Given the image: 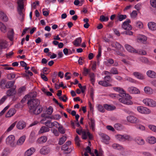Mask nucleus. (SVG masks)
Instances as JSON below:
<instances>
[{"label": "nucleus", "instance_id": "obj_1", "mask_svg": "<svg viewBox=\"0 0 156 156\" xmlns=\"http://www.w3.org/2000/svg\"><path fill=\"white\" fill-rule=\"evenodd\" d=\"M40 101L37 99H30L27 102L29 110H32L33 114L36 115L41 113L42 111V108L40 106Z\"/></svg>", "mask_w": 156, "mask_h": 156}, {"label": "nucleus", "instance_id": "obj_2", "mask_svg": "<svg viewBox=\"0 0 156 156\" xmlns=\"http://www.w3.org/2000/svg\"><path fill=\"white\" fill-rule=\"evenodd\" d=\"M143 102L146 106L152 107L156 106V102L149 98H147L144 99Z\"/></svg>", "mask_w": 156, "mask_h": 156}, {"label": "nucleus", "instance_id": "obj_3", "mask_svg": "<svg viewBox=\"0 0 156 156\" xmlns=\"http://www.w3.org/2000/svg\"><path fill=\"white\" fill-rule=\"evenodd\" d=\"M51 151V148L48 145L43 146L40 149V153L43 155H46L49 153Z\"/></svg>", "mask_w": 156, "mask_h": 156}, {"label": "nucleus", "instance_id": "obj_4", "mask_svg": "<svg viewBox=\"0 0 156 156\" xmlns=\"http://www.w3.org/2000/svg\"><path fill=\"white\" fill-rule=\"evenodd\" d=\"M137 109L139 112L142 114H148L151 112V111L149 109L142 106H138Z\"/></svg>", "mask_w": 156, "mask_h": 156}, {"label": "nucleus", "instance_id": "obj_5", "mask_svg": "<svg viewBox=\"0 0 156 156\" xmlns=\"http://www.w3.org/2000/svg\"><path fill=\"white\" fill-rule=\"evenodd\" d=\"M131 22L129 19H126V21L124 22L122 26V27L126 30H131L132 29L131 25L129 24Z\"/></svg>", "mask_w": 156, "mask_h": 156}, {"label": "nucleus", "instance_id": "obj_6", "mask_svg": "<svg viewBox=\"0 0 156 156\" xmlns=\"http://www.w3.org/2000/svg\"><path fill=\"white\" fill-rule=\"evenodd\" d=\"M15 137L14 135H11L8 136L6 140V144H10L11 146L13 147L14 145V140Z\"/></svg>", "mask_w": 156, "mask_h": 156}, {"label": "nucleus", "instance_id": "obj_7", "mask_svg": "<svg viewBox=\"0 0 156 156\" xmlns=\"http://www.w3.org/2000/svg\"><path fill=\"white\" fill-rule=\"evenodd\" d=\"M116 138L119 141H124L126 140H129L130 137L127 134L118 135L116 136Z\"/></svg>", "mask_w": 156, "mask_h": 156}, {"label": "nucleus", "instance_id": "obj_8", "mask_svg": "<svg viewBox=\"0 0 156 156\" xmlns=\"http://www.w3.org/2000/svg\"><path fill=\"white\" fill-rule=\"evenodd\" d=\"M129 92L132 94H139L140 93V90L136 88L132 87H129L127 89Z\"/></svg>", "mask_w": 156, "mask_h": 156}, {"label": "nucleus", "instance_id": "obj_9", "mask_svg": "<svg viewBox=\"0 0 156 156\" xmlns=\"http://www.w3.org/2000/svg\"><path fill=\"white\" fill-rule=\"evenodd\" d=\"M127 121L132 123H136L139 122V119L133 116L129 115L127 117Z\"/></svg>", "mask_w": 156, "mask_h": 156}, {"label": "nucleus", "instance_id": "obj_10", "mask_svg": "<svg viewBox=\"0 0 156 156\" xmlns=\"http://www.w3.org/2000/svg\"><path fill=\"white\" fill-rule=\"evenodd\" d=\"M16 91L15 88H12L8 89L6 92L7 95L8 96H14L16 94Z\"/></svg>", "mask_w": 156, "mask_h": 156}, {"label": "nucleus", "instance_id": "obj_11", "mask_svg": "<svg viewBox=\"0 0 156 156\" xmlns=\"http://www.w3.org/2000/svg\"><path fill=\"white\" fill-rule=\"evenodd\" d=\"M26 126V123L23 121H19L16 124L17 128L19 129H23Z\"/></svg>", "mask_w": 156, "mask_h": 156}, {"label": "nucleus", "instance_id": "obj_12", "mask_svg": "<svg viewBox=\"0 0 156 156\" xmlns=\"http://www.w3.org/2000/svg\"><path fill=\"white\" fill-rule=\"evenodd\" d=\"M47 137L45 136H43L39 138L37 140V142L39 144H42L45 143L47 140Z\"/></svg>", "mask_w": 156, "mask_h": 156}, {"label": "nucleus", "instance_id": "obj_13", "mask_svg": "<svg viewBox=\"0 0 156 156\" xmlns=\"http://www.w3.org/2000/svg\"><path fill=\"white\" fill-rule=\"evenodd\" d=\"M133 75L137 78L143 80L144 79V77L143 75L140 73L138 72H134L133 73Z\"/></svg>", "mask_w": 156, "mask_h": 156}, {"label": "nucleus", "instance_id": "obj_14", "mask_svg": "<svg viewBox=\"0 0 156 156\" xmlns=\"http://www.w3.org/2000/svg\"><path fill=\"white\" fill-rule=\"evenodd\" d=\"M125 47L126 50L129 52L137 53L138 51L132 47L130 45L126 44L125 45Z\"/></svg>", "mask_w": 156, "mask_h": 156}, {"label": "nucleus", "instance_id": "obj_15", "mask_svg": "<svg viewBox=\"0 0 156 156\" xmlns=\"http://www.w3.org/2000/svg\"><path fill=\"white\" fill-rule=\"evenodd\" d=\"M35 151V149L33 147H31L26 151L25 153V156H30Z\"/></svg>", "mask_w": 156, "mask_h": 156}, {"label": "nucleus", "instance_id": "obj_16", "mask_svg": "<svg viewBox=\"0 0 156 156\" xmlns=\"http://www.w3.org/2000/svg\"><path fill=\"white\" fill-rule=\"evenodd\" d=\"M82 42V38L81 37L76 38L73 42V44L76 47L79 46Z\"/></svg>", "mask_w": 156, "mask_h": 156}, {"label": "nucleus", "instance_id": "obj_17", "mask_svg": "<svg viewBox=\"0 0 156 156\" xmlns=\"http://www.w3.org/2000/svg\"><path fill=\"white\" fill-rule=\"evenodd\" d=\"M148 26L150 29L152 30H156V24L154 22H150L148 23Z\"/></svg>", "mask_w": 156, "mask_h": 156}, {"label": "nucleus", "instance_id": "obj_18", "mask_svg": "<svg viewBox=\"0 0 156 156\" xmlns=\"http://www.w3.org/2000/svg\"><path fill=\"white\" fill-rule=\"evenodd\" d=\"M50 129L45 126H42L41 127L38 132L39 134H41L44 133L48 132L50 131Z\"/></svg>", "mask_w": 156, "mask_h": 156}, {"label": "nucleus", "instance_id": "obj_19", "mask_svg": "<svg viewBox=\"0 0 156 156\" xmlns=\"http://www.w3.org/2000/svg\"><path fill=\"white\" fill-rule=\"evenodd\" d=\"M16 112L15 110L14 109H10L5 115L6 117H9L13 115Z\"/></svg>", "mask_w": 156, "mask_h": 156}, {"label": "nucleus", "instance_id": "obj_20", "mask_svg": "<svg viewBox=\"0 0 156 156\" xmlns=\"http://www.w3.org/2000/svg\"><path fill=\"white\" fill-rule=\"evenodd\" d=\"M147 74L148 76L151 78L156 77V73L154 71L148 70L147 72Z\"/></svg>", "mask_w": 156, "mask_h": 156}, {"label": "nucleus", "instance_id": "obj_21", "mask_svg": "<svg viewBox=\"0 0 156 156\" xmlns=\"http://www.w3.org/2000/svg\"><path fill=\"white\" fill-rule=\"evenodd\" d=\"M90 122H89V124L90 125V128L92 129L93 131H94L95 130V122L93 119L91 118L90 119Z\"/></svg>", "mask_w": 156, "mask_h": 156}, {"label": "nucleus", "instance_id": "obj_22", "mask_svg": "<svg viewBox=\"0 0 156 156\" xmlns=\"http://www.w3.org/2000/svg\"><path fill=\"white\" fill-rule=\"evenodd\" d=\"M17 4L18 5V10H20L22 11L24 8L23 0H19L17 2Z\"/></svg>", "mask_w": 156, "mask_h": 156}, {"label": "nucleus", "instance_id": "obj_23", "mask_svg": "<svg viewBox=\"0 0 156 156\" xmlns=\"http://www.w3.org/2000/svg\"><path fill=\"white\" fill-rule=\"evenodd\" d=\"M144 91L147 94H151L153 93V90L151 87L148 86L144 87Z\"/></svg>", "mask_w": 156, "mask_h": 156}, {"label": "nucleus", "instance_id": "obj_24", "mask_svg": "<svg viewBox=\"0 0 156 156\" xmlns=\"http://www.w3.org/2000/svg\"><path fill=\"white\" fill-rule=\"evenodd\" d=\"M98 84L103 86L107 87L112 86V84L108 82H106L105 80H101L98 82Z\"/></svg>", "mask_w": 156, "mask_h": 156}, {"label": "nucleus", "instance_id": "obj_25", "mask_svg": "<svg viewBox=\"0 0 156 156\" xmlns=\"http://www.w3.org/2000/svg\"><path fill=\"white\" fill-rule=\"evenodd\" d=\"M104 106L106 109L109 111L113 110L116 108L115 106H111L108 104L104 105Z\"/></svg>", "mask_w": 156, "mask_h": 156}, {"label": "nucleus", "instance_id": "obj_26", "mask_svg": "<svg viewBox=\"0 0 156 156\" xmlns=\"http://www.w3.org/2000/svg\"><path fill=\"white\" fill-rule=\"evenodd\" d=\"M113 89L115 91L118 92L119 93L118 94L119 96H120L121 94H122L125 92L124 90L122 88L119 87H113Z\"/></svg>", "mask_w": 156, "mask_h": 156}, {"label": "nucleus", "instance_id": "obj_27", "mask_svg": "<svg viewBox=\"0 0 156 156\" xmlns=\"http://www.w3.org/2000/svg\"><path fill=\"white\" fill-rule=\"evenodd\" d=\"M6 80L5 79H2L0 81V87L2 89H4L6 88Z\"/></svg>", "mask_w": 156, "mask_h": 156}, {"label": "nucleus", "instance_id": "obj_28", "mask_svg": "<svg viewBox=\"0 0 156 156\" xmlns=\"http://www.w3.org/2000/svg\"><path fill=\"white\" fill-rule=\"evenodd\" d=\"M25 140V136H23L21 137L17 142V144L18 145H22Z\"/></svg>", "mask_w": 156, "mask_h": 156}, {"label": "nucleus", "instance_id": "obj_29", "mask_svg": "<svg viewBox=\"0 0 156 156\" xmlns=\"http://www.w3.org/2000/svg\"><path fill=\"white\" fill-rule=\"evenodd\" d=\"M0 17L2 20L3 21L6 22L8 20V17L3 12H0Z\"/></svg>", "mask_w": 156, "mask_h": 156}, {"label": "nucleus", "instance_id": "obj_30", "mask_svg": "<svg viewBox=\"0 0 156 156\" xmlns=\"http://www.w3.org/2000/svg\"><path fill=\"white\" fill-rule=\"evenodd\" d=\"M148 142L150 144H153L156 142V138L153 136L148 137L147 139Z\"/></svg>", "mask_w": 156, "mask_h": 156}, {"label": "nucleus", "instance_id": "obj_31", "mask_svg": "<svg viewBox=\"0 0 156 156\" xmlns=\"http://www.w3.org/2000/svg\"><path fill=\"white\" fill-rule=\"evenodd\" d=\"M14 83L15 81H9L7 82L6 84V88H11L13 86Z\"/></svg>", "mask_w": 156, "mask_h": 156}, {"label": "nucleus", "instance_id": "obj_32", "mask_svg": "<svg viewBox=\"0 0 156 156\" xmlns=\"http://www.w3.org/2000/svg\"><path fill=\"white\" fill-rule=\"evenodd\" d=\"M14 35V31L13 29L11 30L8 32V38L11 41H12Z\"/></svg>", "mask_w": 156, "mask_h": 156}, {"label": "nucleus", "instance_id": "obj_33", "mask_svg": "<svg viewBox=\"0 0 156 156\" xmlns=\"http://www.w3.org/2000/svg\"><path fill=\"white\" fill-rule=\"evenodd\" d=\"M120 97L127 99H131L132 98L128 94H126L125 92L122 94H120Z\"/></svg>", "mask_w": 156, "mask_h": 156}, {"label": "nucleus", "instance_id": "obj_34", "mask_svg": "<svg viewBox=\"0 0 156 156\" xmlns=\"http://www.w3.org/2000/svg\"><path fill=\"white\" fill-rule=\"evenodd\" d=\"M5 43V41L0 39V55L2 53V49L3 47L4 48H5V47H3Z\"/></svg>", "mask_w": 156, "mask_h": 156}, {"label": "nucleus", "instance_id": "obj_35", "mask_svg": "<svg viewBox=\"0 0 156 156\" xmlns=\"http://www.w3.org/2000/svg\"><path fill=\"white\" fill-rule=\"evenodd\" d=\"M135 141L139 145H142L144 144V140L139 137L136 138L135 139Z\"/></svg>", "mask_w": 156, "mask_h": 156}, {"label": "nucleus", "instance_id": "obj_36", "mask_svg": "<svg viewBox=\"0 0 156 156\" xmlns=\"http://www.w3.org/2000/svg\"><path fill=\"white\" fill-rule=\"evenodd\" d=\"M0 29L4 33L6 31V28L5 26L1 22H0Z\"/></svg>", "mask_w": 156, "mask_h": 156}, {"label": "nucleus", "instance_id": "obj_37", "mask_svg": "<svg viewBox=\"0 0 156 156\" xmlns=\"http://www.w3.org/2000/svg\"><path fill=\"white\" fill-rule=\"evenodd\" d=\"M19 17H18L19 19L22 22L23 20L24 15L22 11L20 10H18Z\"/></svg>", "mask_w": 156, "mask_h": 156}, {"label": "nucleus", "instance_id": "obj_38", "mask_svg": "<svg viewBox=\"0 0 156 156\" xmlns=\"http://www.w3.org/2000/svg\"><path fill=\"white\" fill-rule=\"evenodd\" d=\"M101 136L102 137L104 141H106L109 140V136L104 133L101 134Z\"/></svg>", "mask_w": 156, "mask_h": 156}, {"label": "nucleus", "instance_id": "obj_39", "mask_svg": "<svg viewBox=\"0 0 156 156\" xmlns=\"http://www.w3.org/2000/svg\"><path fill=\"white\" fill-rule=\"evenodd\" d=\"M67 139L66 136H63L61 138L58 142V144L60 145H62L65 142Z\"/></svg>", "mask_w": 156, "mask_h": 156}, {"label": "nucleus", "instance_id": "obj_40", "mask_svg": "<svg viewBox=\"0 0 156 156\" xmlns=\"http://www.w3.org/2000/svg\"><path fill=\"white\" fill-rule=\"evenodd\" d=\"M118 20L119 21H122L125 19L126 18V15H118L117 16Z\"/></svg>", "mask_w": 156, "mask_h": 156}, {"label": "nucleus", "instance_id": "obj_41", "mask_svg": "<svg viewBox=\"0 0 156 156\" xmlns=\"http://www.w3.org/2000/svg\"><path fill=\"white\" fill-rule=\"evenodd\" d=\"M114 127L115 129L120 130L122 129V126L121 124L119 123H117L114 125Z\"/></svg>", "mask_w": 156, "mask_h": 156}, {"label": "nucleus", "instance_id": "obj_42", "mask_svg": "<svg viewBox=\"0 0 156 156\" xmlns=\"http://www.w3.org/2000/svg\"><path fill=\"white\" fill-rule=\"evenodd\" d=\"M112 147L114 149L118 150H121L122 148V147L121 145L116 144H113L112 145Z\"/></svg>", "mask_w": 156, "mask_h": 156}, {"label": "nucleus", "instance_id": "obj_43", "mask_svg": "<svg viewBox=\"0 0 156 156\" xmlns=\"http://www.w3.org/2000/svg\"><path fill=\"white\" fill-rule=\"evenodd\" d=\"M115 48L118 50H121L122 48L123 49V47L122 45L117 42H116L115 44Z\"/></svg>", "mask_w": 156, "mask_h": 156}, {"label": "nucleus", "instance_id": "obj_44", "mask_svg": "<svg viewBox=\"0 0 156 156\" xmlns=\"http://www.w3.org/2000/svg\"><path fill=\"white\" fill-rule=\"evenodd\" d=\"M109 18L105 17L104 15H101L100 17V20L102 22L107 21L108 20Z\"/></svg>", "mask_w": 156, "mask_h": 156}, {"label": "nucleus", "instance_id": "obj_45", "mask_svg": "<svg viewBox=\"0 0 156 156\" xmlns=\"http://www.w3.org/2000/svg\"><path fill=\"white\" fill-rule=\"evenodd\" d=\"M111 73L113 74H117L119 73L116 68L113 67L110 70Z\"/></svg>", "mask_w": 156, "mask_h": 156}, {"label": "nucleus", "instance_id": "obj_46", "mask_svg": "<svg viewBox=\"0 0 156 156\" xmlns=\"http://www.w3.org/2000/svg\"><path fill=\"white\" fill-rule=\"evenodd\" d=\"M30 99H35L37 95V93L36 92H31L29 95Z\"/></svg>", "mask_w": 156, "mask_h": 156}, {"label": "nucleus", "instance_id": "obj_47", "mask_svg": "<svg viewBox=\"0 0 156 156\" xmlns=\"http://www.w3.org/2000/svg\"><path fill=\"white\" fill-rule=\"evenodd\" d=\"M61 118V117L60 115L57 114L52 115L51 116V119L55 120H58L60 119Z\"/></svg>", "mask_w": 156, "mask_h": 156}, {"label": "nucleus", "instance_id": "obj_48", "mask_svg": "<svg viewBox=\"0 0 156 156\" xmlns=\"http://www.w3.org/2000/svg\"><path fill=\"white\" fill-rule=\"evenodd\" d=\"M147 37L144 35H142L139 38V40L141 42L143 43L146 41L147 40Z\"/></svg>", "mask_w": 156, "mask_h": 156}, {"label": "nucleus", "instance_id": "obj_49", "mask_svg": "<svg viewBox=\"0 0 156 156\" xmlns=\"http://www.w3.org/2000/svg\"><path fill=\"white\" fill-rule=\"evenodd\" d=\"M16 122H15L13 123L7 129V132H9L13 128L16 126Z\"/></svg>", "mask_w": 156, "mask_h": 156}, {"label": "nucleus", "instance_id": "obj_50", "mask_svg": "<svg viewBox=\"0 0 156 156\" xmlns=\"http://www.w3.org/2000/svg\"><path fill=\"white\" fill-rule=\"evenodd\" d=\"M51 121H47L46 122H45L44 124L45 126L48 128H52V126H51Z\"/></svg>", "mask_w": 156, "mask_h": 156}, {"label": "nucleus", "instance_id": "obj_51", "mask_svg": "<svg viewBox=\"0 0 156 156\" xmlns=\"http://www.w3.org/2000/svg\"><path fill=\"white\" fill-rule=\"evenodd\" d=\"M105 80L106 82H110L112 81V79L110 75L106 76L104 77Z\"/></svg>", "mask_w": 156, "mask_h": 156}, {"label": "nucleus", "instance_id": "obj_52", "mask_svg": "<svg viewBox=\"0 0 156 156\" xmlns=\"http://www.w3.org/2000/svg\"><path fill=\"white\" fill-rule=\"evenodd\" d=\"M58 129L59 132L62 134H64L65 133L64 129L62 126H59L58 127Z\"/></svg>", "mask_w": 156, "mask_h": 156}, {"label": "nucleus", "instance_id": "obj_53", "mask_svg": "<svg viewBox=\"0 0 156 156\" xmlns=\"http://www.w3.org/2000/svg\"><path fill=\"white\" fill-rule=\"evenodd\" d=\"M104 107L101 105H99L98 107V110L100 112H104L105 111V109H104Z\"/></svg>", "mask_w": 156, "mask_h": 156}, {"label": "nucleus", "instance_id": "obj_54", "mask_svg": "<svg viewBox=\"0 0 156 156\" xmlns=\"http://www.w3.org/2000/svg\"><path fill=\"white\" fill-rule=\"evenodd\" d=\"M90 69H87L86 68H84V72L83 74L84 75L86 76L88 74L90 73Z\"/></svg>", "mask_w": 156, "mask_h": 156}, {"label": "nucleus", "instance_id": "obj_55", "mask_svg": "<svg viewBox=\"0 0 156 156\" xmlns=\"http://www.w3.org/2000/svg\"><path fill=\"white\" fill-rule=\"evenodd\" d=\"M137 15V13L136 11L134 10L130 14L131 17L132 18L135 17Z\"/></svg>", "mask_w": 156, "mask_h": 156}, {"label": "nucleus", "instance_id": "obj_56", "mask_svg": "<svg viewBox=\"0 0 156 156\" xmlns=\"http://www.w3.org/2000/svg\"><path fill=\"white\" fill-rule=\"evenodd\" d=\"M140 60L143 62L145 63H147L148 62V60L147 58L145 57H142L140 58Z\"/></svg>", "mask_w": 156, "mask_h": 156}, {"label": "nucleus", "instance_id": "obj_57", "mask_svg": "<svg viewBox=\"0 0 156 156\" xmlns=\"http://www.w3.org/2000/svg\"><path fill=\"white\" fill-rule=\"evenodd\" d=\"M126 80L131 83H135L136 82V80L129 77L126 78Z\"/></svg>", "mask_w": 156, "mask_h": 156}, {"label": "nucleus", "instance_id": "obj_58", "mask_svg": "<svg viewBox=\"0 0 156 156\" xmlns=\"http://www.w3.org/2000/svg\"><path fill=\"white\" fill-rule=\"evenodd\" d=\"M16 75L14 73H10L8 74L7 76V77L9 80H11L12 79L14 78L15 77Z\"/></svg>", "mask_w": 156, "mask_h": 156}, {"label": "nucleus", "instance_id": "obj_59", "mask_svg": "<svg viewBox=\"0 0 156 156\" xmlns=\"http://www.w3.org/2000/svg\"><path fill=\"white\" fill-rule=\"evenodd\" d=\"M151 5L153 7H156V0H150Z\"/></svg>", "mask_w": 156, "mask_h": 156}, {"label": "nucleus", "instance_id": "obj_60", "mask_svg": "<svg viewBox=\"0 0 156 156\" xmlns=\"http://www.w3.org/2000/svg\"><path fill=\"white\" fill-rule=\"evenodd\" d=\"M101 47L99 46L98 49V55L97 56V58L98 59L99 57L101 56Z\"/></svg>", "mask_w": 156, "mask_h": 156}, {"label": "nucleus", "instance_id": "obj_61", "mask_svg": "<svg viewBox=\"0 0 156 156\" xmlns=\"http://www.w3.org/2000/svg\"><path fill=\"white\" fill-rule=\"evenodd\" d=\"M51 126L52 127L55 126L56 128H58V126L60 125V124L57 122L56 121H54L53 122H51Z\"/></svg>", "mask_w": 156, "mask_h": 156}, {"label": "nucleus", "instance_id": "obj_62", "mask_svg": "<svg viewBox=\"0 0 156 156\" xmlns=\"http://www.w3.org/2000/svg\"><path fill=\"white\" fill-rule=\"evenodd\" d=\"M149 128L152 131L156 132V126L152 125L149 126Z\"/></svg>", "mask_w": 156, "mask_h": 156}, {"label": "nucleus", "instance_id": "obj_63", "mask_svg": "<svg viewBox=\"0 0 156 156\" xmlns=\"http://www.w3.org/2000/svg\"><path fill=\"white\" fill-rule=\"evenodd\" d=\"M53 111V108L51 106H50L47 110V112L49 115H51Z\"/></svg>", "mask_w": 156, "mask_h": 156}, {"label": "nucleus", "instance_id": "obj_64", "mask_svg": "<svg viewBox=\"0 0 156 156\" xmlns=\"http://www.w3.org/2000/svg\"><path fill=\"white\" fill-rule=\"evenodd\" d=\"M9 153V152L8 150H4L2 153V156H7Z\"/></svg>", "mask_w": 156, "mask_h": 156}]
</instances>
